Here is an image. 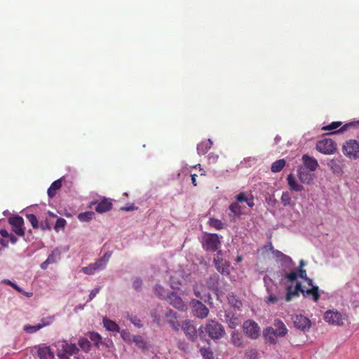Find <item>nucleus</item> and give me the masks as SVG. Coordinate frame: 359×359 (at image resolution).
<instances>
[{
	"instance_id": "obj_1",
	"label": "nucleus",
	"mask_w": 359,
	"mask_h": 359,
	"mask_svg": "<svg viewBox=\"0 0 359 359\" xmlns=\"http://www.w3.org/2000/svg\"><path fill=\"white\" fill-rule=\"evenodd\" d=\"M287 328L284 323L276 319L273 323V327L269 326L263 331V336L265 341L271 344H276L278 337H283L287 334Z\"/></svg>"
},
{
	"instance_id": "obj_2",
	"label": "nucleus",
	"mask_w": 359,
	"mask_h": 359,
	"mask_svg": "<svg viewBox=\"0 0 359 359\" xmlns=\"http://www.w3.org/2000/svg\"><path fill=\"white\" fill-rule=\"evenodd\" d=\"M204 329L205 332L212 339H219L225 334L223 325L214 320H208Z\"/></svg>"
},
{
	"instance_id": "obj_3",
	"label": "nucleus",
	"mask_w": 359,
	"mask_h": 359,
	"mask_svg": "<svg viewBox=\"0 0 359 359\" xmlns=\"http://www.w3.org/2000/svg\"><path fill=\"white\" fill-rule=\"evenodd\" d=\"M341 150L344 155L351 160L359 158V142L355 140L346 141Z\"/></svg>"
},
{
	"instance_id": "obj_4",
	"label": "nucleus",
	"mask_w": 359,
	"mask_h": 359,
	"mask_svg": "<svg viewBox=\"0 0 359 359\" xmlns=\"http://www.w3.org/2000/svg\"><path fill=\"white\" fill-rule=\"evenodd\" d=\"M220 241L217 233H205L203 237L202 246L205 251L217 252Z\"/></svg>"
},
{
	"instance_id": "obj_5",
	"label": "nucleus",
	"mask_w": 359,
	"mask_h": 359,
	"mask_svg": "<svg viewBox=\"0 0 359 359\" xmlns=\"http://www.w3.org/2000/svg\"><path fill=\"white\" fill-rule=\"evenodd\" d=\"M316 149L323 154H332L337 149L336 143L331 139L325 138L316 143Z\"/></svg>"
},
{
	"instance_id": "obj_6",
	"label": "nucleus",
	"mask_w": 359,
	"mask_h": 359,
	"mask_svg": "<svg viewBox=\"0 0 359 359\" xmlns=\"http://www.w3.org/2000/svg\"><path fill=\"white\" fill-rule=\"evenodd\" d=\"M213 263L217 271L222 275L230 273V264L222 258V251H217L213 258Z\"/></svg>"
},
{
	"instance_id": "obj_7",
	"label": "nucleus",
	"mask_w": 359,
	"mask_h": 359,
	"mask_svg": "<svg viewBox=\"0 0 359 359\" xmlns=\"http://www.w3.org/2000/svg\"><path fill=\"white\" fill-rule=\"evenodd\" d=\"M243 332L250 339H256L259 336L260 327L258 324L252 320L243 323Z\"/></svg>"
},
{
	"instance_id": "obj_8",
	"label": "nucleus",
	"mask_w": 359,
	"mask_h": 359,
	"mask_svg": "<svg viewBox=\"0 0 359 359\" xmlns=\"http://www.w3.org/2000/svg\"><path fill=\"white\" fill-rule=\"evenodd\" d=\"M8 222L12 226V231L15 233L20 236L25 235L24 220L22 217L19 215L11 217L8 219Z\"/></svg>"
},
{
	"instance_id": "obj_9",
	"label": "nucleus",
	"mask_w": 359,
	"mask_h": 359,
	"mask_svg": "<svg viewBox=\"0 0 359 359\" xmlns=\"http://www.w3.org/2000/svg\"><path fill=\"white\" fill-rule=\"evenodd\" d=\"M194 315L199 318H205L209 313V309L199 300L194 299L191 302Z\"/></svg>"
},
{
	"instance_id": "obj_10",
	"label": "nucleus",
	"mask_w": 359,
	"mask_h": 359,
	"mask_svg": "<svg viewBox=\"0 0 359 359\" xmlns=\"http://www.w3.org/2000/svg\"><path fill=\"white\" fill-rule=\"evenodd\" d=\"M324 319L329 324L332 325H341L344 323V318L342 314L337 311H327L325 313Z\"/></svg>"
},
{
	"instance_id": "obj_11",
	"label": "nucleus",
	"mask_w": 359,
	"mask_h": 359,
	"mask_svg": "<svg viewBox=\"0 0 359 359\" xmlns=\"http://www.w3.org/2000/svg\"><path fill=\"white\" fill-rule=\"evenodd\" d=\"M181 327L185 335L189 339L191 340L192 341L196 340L198 337L197 331L192 321L190 320H184L182 323Z\"/></svg>"
},
{
	"instance_id": "obj_12",
	"label": "nucleus",
	"mask_w": 359,
	"mask_h": 359,
	"mask_svg": "<svg viewBox=\"0 0 359 359\" xmlns=\"http://www.w3.org/2000/svg\"><path fill=\"white\" fill-rule=\"evenodd\" d=\"M292 322L295 327L304 332L309 330L311 327L310 320L302 314L294 316Z\"/></svg>"
},
{
	"instance_id": "obj_13",
	"label": "nucleus",
	"mask_w": 359,
	"mask_h": 359,
	"mask_svg": "<svg viewBox=\"0 0 359 359\" xmlns=\"http://www.w3.org/2000/svg\"><path fill=\"white\" fill-rule=\"evenodd\" d=\"M168 302L179 311H184L187 309L186 304L175 292H170L168 296Z\"/></svg>"
},
{
	"instance_id": "obj_14",
	"label": "nucleus",
	"mask_w": 359,
	"mask_h": 359,
	"mask_svg": "<svg viewBox=\"0 0 359 359\" xmlns=\"http://www.w3.org/2000/svg\"><path fill=\"white\" fill-rule=\"evenodd\" d=\"M107 264V259H99L93 264H90L87 266L83 267L81 271L88 275L93 274L97 270L103 269Z\"/></svg>"
},
{
	"instance_id": "obj_15",
	"label": "nucleus",
	"mask_w": 359,
	"mask_h": 359,
	"mask_svg": "<svg viewBox=\"0 0 359 359\" xmlns=\"http://www.w3.org/2000/svg\"><path fill=\"white\" fill-rule=\"evenodd\" d=\"M93 205H96L95 209L96 212H97L98 213L106 212L110 210L112 208V203H111V202L109 199H107L106 198H104L99 203L95 202V201H93L91 203V205L90 206H92Z\"/></svg>"
},
{
	"instance_id": "obj_16",
	"label": "nucleus",
	"mask_w": 359,
	"mask_h": 359,
	"mask_svg": "<svg viewBox=\"0 0 359 359\" xmlns=\"http://www.w3.org/2000/svg\"><path fill=\"white\" fill-rule=\"evenodd\" d=\"M327 165L334 174H341L344 164L343 161L339 158H333L328 161Z\"/></svg>"
},
{
	"instance_id": "obj_17",
	"label": "nucleus",
	"mask_w": 359,
	"mask_h": 359,
	"mask_svg": "<svg viewBox=\"0 0 359 359\" xmlns=\"http://www.w3.org/2000/svg\"><path fill=\"white\" fill-rule=\"evenodd\" d=\"M313 175L312 172L306 169L305 168L300 167L298 169V177L302 183L310 184L313 180Z\"/></svg>"
},
{
	"instance_id": "obj_18",
	"label": "nucleus",
	"mask_w": 359,
	"mask_h": 359,
	"mask_svg": "<svg viewBox=\"0 0 359 359\" xmlns=\"http://www.w3.org/2000/svg\"><path fill=\"white\" fill-rule=\"evenodd\" d=\"M302 161L304 165V168L311 172L315 171L318 167V163L317 160L315 158L311 157L307 154L303 155Z\"/></svg>"
},
{
	"instance_id": "obj_19",
	"label": "nucleus",
	"mask_w": 359,
	"mask_h": 359,
	"mask_svg": "<svg viewBox=\"0 0 359 359\" xmlns=\"http://www.w3.org/2000/svg\"><path fill=\"white\" fill-rule=\"evenodd\" d=\"M58 348L70 355L76 354L79 351V348L75 344H69L65 341L59 343Z\"/></svg>"
},
{
	"instance_id": "obj_20",
	"label": "nucleus",
	"mask_w": 359,
	"mask_h": 359,
	"mask_svg": "<svg viewBox=\"0 0 359 359\" xmlns=\"http://www.w3.org/2000/svg\"><path fill=\"white\" fill-rule=\"evenodd\" d=\"M302 285L299 283H297L295 285L294 288L292 286H288L286 290V295H285V301L290 302L294 297H297L299 295V292H301Z\"/></svg>"
},
{
	"instance_id": "obj_21",
	"label": "nucleus",
	"mask_w": 359,
	"mask_h": 359,
	"mask_svg": "<svg viewBox=\"0 0 359 359\" xmlns=\"http://www.w3.org/2000/svg\"><path fill=\"white\" fill-rule=\"evenodd\" d=\"M319 288L318 286H313L310 289L304 290L302 287L301 293L304 297H312V299L314 302H318L320 299V294H319Z\"/></svg>"
},
{
	"instance_id": "obj_22",
	"label": "nucleus",
	"mask_w": 359,
	"mask_h": 359,
	"mask_svg": "<svg viewBox=\"0 0 359 359\" xmlns=\"http://www.w3.org/2000/svg\"><path fill=\"white\" fill-rule=\"evenodd\" d=\"M37 354L40 359H53L54 353L49 346L39 347Z\"/></svg>"
},
{
	"instance_id": "obj_23",
	"label": "nucleus",
	"mask_w": 359,
	"mask_h": 359,
	"mask_svg": "<svg viewBox=\"0 0 359 359\" xmlns=\"http://www.w3.org/2000/svg\"><path fill=\"white\" fill-rule=\"evenodd\" d=\"M287 181L291 191H302L304 189V187L297 182L292 174L287 175Z\"/></svg>"
},
{
	"instance_id": "obj_24",
	"label": "nucleus",
	"mask_w": 359,
	"mask_h": 359,
	"mask_svg": "<svg viewBox=\"0 0 359 359\" xmlns=\"http://www.w3.org/2000/svg\"><path fill=\"white\" fill-rule=\"evenodd\" d=\"M103 325L105 329L108 331L112 332H119L120 328L118 325L114 320L107 318V317H104L102 319Z\"/></svg>"
},
{
	"instance_id": "obj_25",
	"label": "nucleus",
	"mask_w": 359,
	"mask_h": 359,
	"mask_svg": "<svg viewBox=\"0 0 359 359\" xmlns=\"http://www.w3.org/2000/svg\"><path fill=\"white\" fill-rule=\"evenodd\" d=\"M212 142L210 139L203 141L197 145V151L199 155L205 154L211 148Z\"/></svg>"
},
{
	"instance_id": "obj_26",
	"label": "nucleus",
	"mask_w": 359,
	"mask_h": 359,
	"mask_svg": "<svg viewBox=\"0 0 359 359\" xmlns=\"http://www.w3.org/2000/svg\"><path fill=\"white\" fill-rule=\"evenodd\" d=\"M226 321L230 328H235L240 324V320L234 314L229 312L225 315Z\"/></svg>"
},
{
	"instance_id": "obj_27",
	"label": "nucleus",
	"mask_w": 359,
	"mask_h": 359,
	"mask_svg": "<svg viewBox=\"0 0 359 359\" xmlns=\"http://www.w3.org/2000/svg\"><path fill=\"white\" fill-rule=\"evenodd\" d=\"M62 187V179L54 181L50 187L48 189V195L50 198H53L55 196L56 191L59 190Z\"/></svg>"
},
{
	"instance_id": "obj_28",
	"label": "nucleus",
	"mask_w": 359,
	"mask_h": 359,
	"mask_svg": "<svg viewBox=\"0 0 359 359\" xmlns=\"http://www.w3.org/2000/svg\"><path fill=\"white\" fill-rule=\"evenodd\" d=\"M219 282V276L217 273L211 275L207 281V285L209 288L215 290H217Z\"/></svg>"
},
{
	"instance_id": "obj_29",
	"label": "nucleus",
	"mask_w": 359,
	"mask_h": 359,
	"mask_svg": "<svg viewBox=\"0 0 359 359\" xmlns=\"http://www.w3.org/2000/svg\"><path fill=\"white\" fill-rule=\"evenodd\" d=\"M231 342L236 347L243 346V336L238 332H233L231 335Z\"/></svg>"
},
{
	"instance_id": "obj_30",
	"label": "nucleus",
	"mask_w": 359,
	"mask_h": 359,
	"mask_svg": "<svg viewBox=\"0 0 359 359\" xmlns=\"http://www.w3.org/2000/svg\"><path fill=\"white\" fill-rule=\"evenodd\" d=\"M208 224L210 227H212L217 230H221L225 227V224L223 223L220 219L210 217L208 220Z\"/></svg>"
},
{
	"instance_id": "obj_31",
	"label": "nucleus",
	"mask_w": 359,
	"mask_h": 359,
	"mask_svg": "<svg viewBox=\"0 0 359 359\" xmlns=\"http://www.w3.org/2000/svg\"><path fill=\"white\" fill-rule=\"evenodd\" d=\"M280 201L284 206H293L294 205L288 191L283 192Z\"/></svg>"
},
{
	"instance_id": "obj_32",
	"label": "nucleus",
	"mask_w": 359,
	"mask_h": 359,
	"mask_svg": "<svg viewBox=\"0 0 359 359\" xmlns=\"http://www.w3.org/2000/svg\"><path fill=\"white\" fill-rule=\"evenodd\" d=\"M285 161L284 159L277 160L271 165V170L273 172H278L285 167Z\"/></svg>"
},
{
	"instance_id": "obj_33",
	"label": "nucleus",
	"mask_w": 359,
	"mask_h": 359,
	"mask_svg": "<svg viewBox=\"0 0 359 359\" xmlns=\"http://www.w3.org/2000/svg\"><path fill=\"white\" fill-rule=\"evenodd\" d=\"M78 344L81 350L86 353H88L90 350V342L86 338L81 337L79 339Z\"/></svg>"
},
{
	"instance_id": "obj_34",
	"label": "nucleus",
	"mask_w": 359,
	"mask_h": 359,
	"mask_svg": "<svg viewBox=\"0 0 359 359\" xmlns=\"http://www.w3.org/2000/svg\"><path fill=\"white\" fill-rule=\"evenodd\" d=\"M61 254L59 250H54L48 257L47 262H50V264H55L58 260L60 259Z\"/></svg>"
},
{
	"instance_id": "obj_35",
	"label": "nucleus",
	"mask_w": 359,
	"mask_h": 359,
	"mask_svg": "<svg viewBox=\"0 0 359 359\" xmlns=\"http://www.w3.org/2000/svg\"><path fill=\"white\" fill-rule=\"evenodd\" d=\"M88 337L93 342L95 346L99 347L100 344L102 343V337L100 334L95 332H90L88 333Z\"/></svg>"
},
{
	"instance_id": "obj_36",
	"label": "nucleus",
	"mask_w": 359,
	"mask_h": 359,
	"mask_svg": "<svg viewBox=\"0 0 359 359\" xmlns=\"http://www.w3.org/2000/svg\"><path fill=\"white\" fill-rule=\"evenodd\" d=\"M154 291L155 294L161 299L168 297L169 293L160 285H156L154 287Z\"/></svg>"
},
{
	"instance_id": "obj_37",
	"label": "nucleus",
	"mask_w": 359,
	"mask_h": 359,
	"mask_svg": "<svg viewBox=\"0 0 359 359\" xmlns=\"http://www.w3.org/2000/svg\"><path fill=\"white\" fill-rule=\"evenodd\" d=\"M94 215L95 213L93 211H87L80 213L78 218L81 222H88L93 219Z\"/></svg>"
},
{
	"instance_id": "obj_38",
	"label": "nucleus",
	"mask_w": 359,
	"mask_h": 359,
	"mask_svg": "<svg viewBox=\"0 0 359 359\" xmlns=\"http://www.w3.org/2000/svg\"><path fill=\"white\" fill-rule=\"evenodd\" d=\"M26 217L29 220V222L31 223V224L34 229H36L39 228V221H38L36 217L34 214H27Z\"/></svg>"
},
{
	"instance_id": "obj_39",
	"label": "nucleus",
	"mask_w": 359,
	"mask_h": 359,
	"mask_svg": "<svg viewBox=\"0 0 359 359\" xmlns=\"http://www.w3.org/2000/svg\"><path fill=\"white\" fill-rule=\"evenodd\" d=\"M168 323L170 325V327L175 330V332H178L180 330V323L177 320V316L168 319Z\"/></svg>"
},
{
	"instance_id": "obj_40",
	"label": "nucleus",
	"mask_w": 359,
	"mask_h": 359,
	"mask_svg": "<svg viewBox=\"0 0 359 359\" xmlns=\"http://www.w3.org/2000/svg\"><path fill=\"white\" fill-rule=\"evenodd\" d=\"M201 354L205 359H214L213 352L209 348H201L200 349Z\"/></svg>"
},
{
	"instance_id": "obj_41",
	"label": "nucleus",
	"mask_w": 359,
	"mask_h": 359,
	"mask_svg": "<svg viewBox=\"0 0 359 359\" xmlns=\"http://www.w3.org/2000/svg\"><path fill=\"white\" fill-rule=\"evenodd\" d=\"M271 253L273 257L278 261H285L288 258L287 255L278 250H274Z\"/></svg>"
},
{
	"instance_id": "obj_42",
	"label": "nucleus",
	"mask_w": 359,
	"mask_h": 359,
	"mask_svg": "<svg viewBox=\"0 0 359 359\" xmlns=\"http://www.w3.org/2000/svg\"><path fill=\"white\" fill-rule=\"evenodd\" d=\"M342 122L341 121H334L331 123L330 124L323 126L322 128V130H332L338 128L339 127L341 126Z\"/></svg>"
},
{
	"instance_id": "obj_43",
	"label": "nucleus",
	"mask_w": 359,
	"mask_h": 359,
	"mask_svg": "<svg viewBox=\"0 0 359 359\" xmlns=\"http://www.w3.org/2000/svg\"><path fill=\"white\" fill-rule=\"evenodd\" d=\"M66 220L64 218H57L54 226L55 230L56 231H59L60 229H64L66 225Z\"/></svg>"
},
{
	"instance_id": "obj_44",
	"label": "nucleus",
	"mask_w": 359,
	"mask_h": 359,
	"mask_svg": "<svg viewBox=\"0 0 359 359\" xmlns=\"http://www.w3.org/2000/svg\"><path fill=\"white\" fill-rule=\"evenodd\" d=\"M244 359H259L257 351L255 349L247 351L245 353Z\"/></svg>"
},
{
	"instance_id": "obj_45",
	"label": "nucleus",
	"mask_w": 359,
	"mask_h": 359,
	"mask_svg": "<svg viewBox=\"0 0 359 359\" xmlns=\"http://www.w3.org/2000/svg\"><path fill=\"white\" fill-rule=\"evenodd\" d=\"M159 309H156L154 311L151 312V316L153 318L154 323H156L158 325H161V317L159 314H158Z\"/></svg>"
},
{
	"instance_id": "obj_46",
	"label": "nucleus",
	"mask_w": 359,
	"mask_h": 359,
	"mask_svg": "<svg viewBox=\"0 0 359 359\" xmlns=\"http://www.w3.org/2000/svg\"><path fill=\"white\" fill-rule=\"evenodd\" d=\"M229 210L236 215H239L241 213V206L237 203H233L229 205Z\"/></svg>"
},
{
	"instance_id": "obj_47",
	"label": "nucleus",
	"mask_w": 359,
	"mask_h": 359,
	"mask_svg": "<svg viewBox=\"0 0 359 359\" xmlns=\"http://www.w3.org/2000/svg\"><path fill=\"white\" fill-rule=\"evenodd\" d=\"M43 327V325H27L25 327V330L28 333H34Z\"/></svg>"
},
{
	"instance_id": "obj_48",
	"label": "nucleus",
	"mask_w": 359,
	"mask_h": 359,
	"mask_svg": "<svg viewBox=\"0 0 359 359\" xmlns=\"http://www.w3.org/2000/svg\"><path fill=\"white\" fill-rule=\"evenodd\" d=\"M143 283L141 278H136L133 282V287L136 291H140L142 287Z\"/></svg>"
},
{
	"instance_id": "obj_49",
	"label": "nucleus",
	"mask_w": 359,
	"mask_h": 359,
	"mask_svg": "<svg viewBox=\"0 0 359 359\" xmlns=\"http://www.w3.org/2000/svg\"><path fill=\"white\" fill-rule=\"evenodd\" d=\"M128 319L135 326H136L137 327H142V324L141 320L138 318H137L136 316L132 317V316H128Z\"/></svg>"
},
{
	"instance_id": "obj_50",
	"label": "nucleus",
	"mask_w": 359,
	"mask_h": 359,
	"mask_svg": "<svg viewBox=\"0 0 359 359\" xmlns=\"http://www.w3.org/2000/svg\"><path fill=\"white\" fill-rule=\"evenodd\" d=\"M39 227L43 230H50L51 229V224L48 220V219H46L45 220H43L41 222Z\"/></svg>"
},
{
	"instance_id": "obj_51",
	"label": "nucleus",
	"mask_w": 359,
	"mask_h": 359,
	"mask_svg": "<svg viewBox=\"0 0 359 359\" xmlns=\"http://www.w3.org/2000/svg\"><path fill=\"white\" fill-rule=\"evenodd\" d=\"M298 277V274L296 271H292L285 275V278L290 281L295 280Z\"/></svg>"
},
{
	"instance_id": "obj_52",
	"label": "nucleus",
	"mask_w": 359,
	"mask_h": 359,
	"mask_svg": "<svg viewBox=\"0 0 359 359\" xmlns=\"http://www.w3.org/2000/svg\"><path fill=\"white\" fill-rule=\"evenodd\" d=\"M353 125V123H346L345 125H344L343 126H341L339 130H338L337 131H334V132H332L330 133V134H336V133H341V132H344L346 130H348L350 127H351Z\"/></svg>"
},
{
	"instance_id": "obj_53",
	"label": "nucleus",
	"mask_w": 359,
	"mask_h": 359,
	"mask_svg": "<svg viewBox=\"0 0 359 359\" xmlns=\"http://www.w3.org/2000/svg\"><path fill=\"white\" fill-rule=\"evenodd\" d=\"M53 322V318L48 317L46 318H42L41 323H39V325H43V327L47 325H49Z\"/></svg>"
},
{
	"instance_id": "obj_54",
	"label": "nucleus",
	"mask_w": 359,
	"mask_h": 359,
	"mask_svg": "<svg viewBox=\"0 0 359 359\" xmlns=\"http://www.w3.org/2000/svg\"><path fill=\"white\" fill-rule=\"evenodd\" d=\"M99 291H100V287H96V288L92 290L91 292H90L89 298H88L87 302H90L97 295V294L99 292Z\"/></svg>"
},
{
	"instance_id": "obj_55",
	"label": "nucleus",
	"mask_w": 359,
	"mask_h": 359,
	"mask_svg": "<svg viewBox=\"0 0 359 359\" xmlns=\"http://www.w3.org/2000/svg\"><path fill=\"white\" fill-rule=\"evenodd\" d=\"M236 199H237V201L238 202H246V203H248V197L245 196V194L244 193L239 194L237 196Z\"/></svg>"
},
{
	"instance_id": "obj_56",
	"label": "nucleus",
	"mask_w": 359,
	"mask_h": 359,
	"mask_svg": "<svg viewBox=\"0 0 359 359\" xmlns=\"http://www.w3.org/2000/svg\"><path fill=\"white\" fill-rule=\"evenodd\" d=\"M218 158H219V156L217 154H215L213 153H210L208 155V161H209V162L210 163H214L217 162Z\"/></svg>"
},
{
	"instance_id": "obj_57",
	"label": "nucleus",
	"mask_w": 359,
	"mask_h": 359,
	"mask_svg": "<svg viewBox=\"0 0 359 359\" xmlns=\"http://www.w3.org/2000/svg\"><path fill=\"white\" fill-rule=\"evenodd\" d=\"M57 355L60 358V359H70L69 356L70 355L65 353L64 351H62V350L58 348Z\"/></svg>"
},
{
	"instance_id": "obj_58",
	"label": "nucleus",
	"mask_w": 359,
	"mask_h": 359,
	"mask_svg": "<svg viewBox=\"0 0 359 359\" xmlns=\"http://www.w3.org/2000/svg\"><path fill=\"white\" fill-rule=\"evenodd\" d=\"M278 297L274 295V294H270L268 297H267V300L266 302L268 303H271V304H275L278 302Z\"/></svg>"
},
{
	"instance_id": "obj_59",
	"label": "nucleus",
	"mask_w": 359,
	"mask_h": 359,
	"mask_svg": "<svg viewBox=\"0 0 359 359\" xmlns=\"http://www.w3.org/2000/svg\"><path fill=\"white\" fill-rule=\"evenodd\" d=\"M194 295L198 297V298H202V295H201V292L200 291V289L198 287V285H196L194 287Z\"/></svg>"
},
{
	"instance_id": "obj_60",
	"label": "nucleus",
	"mask_w": 359,
	"mask_h": 359,
	"mask_svg": "<svg viewBox=\"0 0 359 359\" xmlns=\"http://www.w3.org/2000/svg\"><path fill=\"white\" fill-rule=\"evenodd\" d=\"M177 316L176 315V313L174 312L171 309H168V311H166V313H165V318H167L168 319H170L174 316Z\"/></svg>"
},
{
	"instance_id": "obj_61",
	"label": "nucleus",
	"mask_w": 359,
	"mask_h": 359,
	"mask_svg": "<svg viewBox=\"0 0 359 359\" xmlns=\"http://www.w3.org/2000/svg\"><path fill=\"white\" fill-rule=\"evenodd\" d=\"M302 279H305L306 278H307V276H306V271L305 269H304L303 268H299V275H298Z\"/></svg>"
},
{
	"instance_id": "obj_62",
	"label": "nucleus",
	"mask_w": 359,
	"mask_h": 359,
	"mask_svg": "<svg viewBox=\"0 0 359 359\" xmlns=\"http://www.w3.org/2000/svg\"><path fill=\"white\" fill-rule=\"evenodd\" d=\"M135 209H137V208L134 205H127L121 208V210L125 211H133Z\"/></svg>"
},
{
	"instance_id": "obj_63",
	"label": "nucleus",
	"mask_w": 359,
	"mask_h": 359,
	"mask_svg": "<svg viewBox=\"0 0 359 359\" xmlns=\"http://www.w3.org/2000/svg\"><path fill=\"white\" fill-rule=\"evenodd\" d=\"M0 235L4 238H8L10 236V233L6 229H1Z\"/></svg>"
},
{
	"instance_id": "obj_64",
	"label": "nucleus",
	"mask_w": 359,
	"mask_h": 359,
	"mask_svg": "<svg viewBox=\"0 0 359 359\" xmlns=\"http://www.w3.org/2000/svg\"><path fill=\"white\" fill-rule=\"evenodd\" d=\"M191 182H192L193 185H194V187H196V186H197V182H196V177H197V175H196V174H192V175H191Z\"/></svg>"
}]
</instances>
